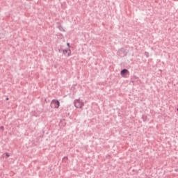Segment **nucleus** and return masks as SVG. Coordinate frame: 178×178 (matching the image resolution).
Segmentation results:
<instances>
[{
	"instance_id": "obj_1",
	"label": "nucleus",
	"mask_w": 178,
	"mask_h": 178,
	"mask_svg": "<svg viewBox=\"0 0 178 178\" xmlns=\"http://www.w3.org/2000/svg\"><path fill=\"white\" fill-rule=\"evenodd\" d=\"M74 104V106L79 109H81L83 106H84V103L83 102V101L80 99L75 100Z\"/></svg>"
},
{
	"instance_id": "obj_2",
	"label": "nucleus",
	"mask_w": 178,
	"mask_h": 178,
	"mask_svg": "<svg viewBox=\"0 0 178 178\" xmlns=\"http://www.w3.org/2000/svg\"><path fill=\"white\" fill-rule=\"evenodd\" d=\"M51 104V108H54V109H58V108L60 106V103L59 102V101L56 99L52 100Z\"/></svg>"
},
{
	"instance_id": "obj_3",
	"label": "nucleus",
	"mask_w": 178,
	"mask_h": 178,
	"mask_svg": "<svg viewBox=\"0 0 178 178\" xmlns=\"http://www.w3.org/2000/svg\"><path fill=\"white\" fill-rule=\"evenodd\" d=\"M63 52L65 56L69 57L72 56V50L70 49H64Z\"/></svg>"
},
{
	"instance_id": "obj_4",
	"label": "nucleus",
	"mask_w": 178,
	"mask_h": 178,
	"mask_svg": "<svg viewBox=\"0 0 178 178\" xmlns=\"http://www.w3.org/2000/svg\"><path fill=\"white\" fill-rule=\"evenodd\" d=\"M127 73H129V71L126 69L121 71V75L122 76V77H125L126 74Z\"/></svg>"
},
{
	"instance_id": "obj_5",
	"label": "nucleus",
	"mask_w": 178,
	"mask_h": 178,
	"mask_svg": "<svg viewBox=\"0 0 178 178\" xmlns=\"http://www.w3.org/2000/svg\"><path fill=\"white\" fill-rule=\"evenodd\" d=\"M67 45L68 47V49H70V43H67Z\"/></svg>"
},
{
	"instance_id": "obj_6",
	"label": "nucleus",
	"mask_w": 178,
	"mask_h": 178,
	"mask_svg": "<svg viewBox=\"0 0 178 178\" xmlns=\"http://www.w3.org/2000/svg\"><path fill=\"white\" fill-rule=\"evenodd\" d=\"M6 155L7 158H9V156H10V155H9V153H6Z\"/></svg>"
},
{
	"instance_id": "obj_7",
	"label": "nucleus",
	"mask_w": 178,
	"mask_h": 178,
	"mask_svg": "<svg viewBox=\"0 0 178 178\" xmlns=\"http://www.w3.org/2000/svg\"><path fill=\"white\" fill-rule=\"evenodd\" d=\"M0 129L2 130V131H3V126L1 127H0Z\"/></svg>"
},
{
	"instance_id": "obj_8",
	"label": "nucleus",
	"mask_w": 178,
	"mask_h": 178,
	"mask_svg": "<svg viewBox=\"0 0 178 178\" xmlns=\"http://www.w3.org/2000/svg\"><path fill=\"white\" fill-rule=\"evenodd\" d=\"M6 101H9V97L6 98Z\"/></svg>"
}]
</instances>
